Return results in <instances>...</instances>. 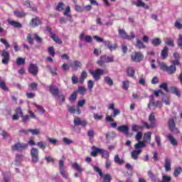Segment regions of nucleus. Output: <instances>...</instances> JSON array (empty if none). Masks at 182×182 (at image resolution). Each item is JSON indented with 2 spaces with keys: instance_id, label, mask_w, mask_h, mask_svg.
Instances as JSON below:
<instances>
[{
  "instance_id": "1",
  "label": "nucleus",
  "mask_w": 182,
  "mask_h": 182,
  "mask_svg": "<svg viewBox=\"0 0 182 182\" xmlns=\"http://www.w3.org/2000/svg\"><path fill=\"white\" fill-rule=\"evenodd\" d=\"M32 163L36 164L39 161V149L38 148L32 147L30 151Z\"/></svg>"
},
{
  "instance_id": "2",
  "label": "nucleus",
  "mask_w": 182,
  "mask_h": 182,
  "mask_svg": "<svg viewBox=\"0 0 182 182\" xmlns=\"http://www.w3.org/2000/svg\"><path fill=\"white\" fill-rule=\"evenodd\" d=\"M112 62H114V58L113 56H107L105 55L100 58L97 63L100 66H102V65H105V63H112Z\"/></svg>"
},
{
  "instance_id": "3",
  "label": "nucleus",
  "mask_w": 182,
  "mask_h": 182,
  "mask_svg": "<svg viewBox=\"0 0 182 182\" xmlns=\"http://www.w3.org/2000/svg\"><path fill=\"white\" fill-rule=\"evenodd\" d=\"M118 33L121 39H127V41H132V39H134L136 36H134V33H133V31H132L130 36H129L127 35V33H126V31L123 29L118 30Z\"/></svg>"
},
{
  "instance_id": "4",
  "label": "nucleus",
  "mask_w": 182,
  "mask_h": 182,
  "mask_svg": "<svg viewBox=\"0 0 182 182\" xmlns=\"http://www.w3.org/2000/svg\"><path fill=\"white\" fill-rule=\"evenodd\" d=\"M11 150L13 151H23L28 150V144L23 143H16L14 145L11 146Z\"/></svg>"
},
{
  "instance_id": "5",
  "label": "nucleus",
  "mask_w": 182,
  "mask_h": 182,
  "mask_svg": "<svg viewBox=\"0 0 182 182\" xmlns=\"http://www.w3.org/2000/svg\"><path fill=\"white\" fill-rule=\"evenodd\" d=\"M90 75H92L93 79H95V80L97 82L98 80H100V77L102 76V75L105 73V70L103 69H97L95 70H90Z\"/></svg>"
},
{
  "instance_id": "6",
  "label": "nucleus",
  "mask_w": 182,
  "mask_h": 182,
  "mask_svg": "<svg viewBox=\"0 0 182 182\" xmlns=\"http://www.w3.org/2000/svg\"><path fill=\"white\" fill-rule=\"evenodd\" d=\"M168 127L172 133H178V129L176 127V122L174 119L170 118L168 121Z\"/></svg>"
},
{
  "instance_id": "7",
  "label": "nucleus",
  "mask_w": 182,
  "mask_h": 182,
  "mask_svg": "<svg viewBox=\"0 0 182 182\" xmlns=\"http://www.w3.org/2000/svg\"><path fill=\"white\" fill-rule=\"evenodd\" d=\"M118 114H120V109H115L113 110V113L111 115H107L105 117V122H114V117L116 116H118Z\"/></svg>"
},
{
  "instance_id": "8",
  "label": "nucleus",
  "mask_w": 182,
  "mask_h": 182,
  "mask_svg": "<svg viewBox=\"0 0 182 182\" xmlns=\"http://www.w3.org/2000/svg\"><path fill=\"white\" fill-rule=\"evenodd\" d=\"M144 56L140 52H136L131 55V59L133 62H141Z\"/></svg>"
},
{
  "instance_id": "9",
  "label": "nucleus",
  "mask_w": 182,
  "mask_h": 182,
  "mask_svg": "<svg viewBox=\"0 0 182 182\" xmlns=\"http://www.w3.org/2000/svg\"><path fill=\"white\" fill-rule=\"evenodd\" d=\"M1 56H2V63L3 65H8L9 63V59H10V55L9 53L6 51V50H3Z\"/></svg>"
},
{
  "instance_id": "10",
  "label": "nucleus",
  "mask_w": 182,
  "mask_h": 182,
  "mask_svg": "<svg viewBox=\"0 0 182 182\" xmlns=\"http://www.w3.org/2000/svg\"><path fill=\"white\" fill-rule=\"evenodd\" d=\"M28 72L33 76H36L38 75V73L39 72V68H38V65L36 64H30L28 67Z\"/></svg>"
},
{
  "instance_id": "11",
  "label": "nucleus",
  "mask_w": 182,
  "mask_h": 182,
  "mask_svg": "<svg viewBox=\"0 0 182 182\" xmlns=\"http://www.w3.org/2000/svg\"><path fill=\"white\" fill-rule=\"evenodd\" d=\"M73 123L75 127L82 126V127H86L87 126V122L86 120H82L77 117L74 119Z\"/></svg>"
},
{
  "instance_id": "12",
  "label": "nucleus",
  "mask_w": 182,
  "mask_h": 182,
  "mask_svg": "<svg viewBox=\"0 0 182 182\" xmlns=\"http://www.w3.org/2000/svg\"><path fill=\"white\" fill-rule=\"evenodd\" d=\"M91 150L90 156H92V157H97L98 154H102V151H103V149L97 148V146H92Z\"/></svg>"
},
{
  "instance_id": "13",
  "label": "nucleus",
  "mask_w": 182,
  "mask_h": 182,
  "mask_svg": "<svg viewBox=\"0 0 182 182\" xmlns=\"http://www.w3.org/2000/svg\"><path fill=\"white\" fill-rule=\"evenodd\" d=\"M59 170L63 178H68V174L65 173V162L63 160H60L59 161Z\"/></svg>"
},
{
  "instance_id": "14",
  "label": "nucleus",
  "mask_w": 182,
  "mask_h": 182,
  "mask_svg": "<svg viewBox=\"0 0 182 182\" xmlns=\"http://www.w3.org/2000/svg\"><path fill=\"white\" fill-rule=\"evenodd\" d=\"M103 43L105 48H107V49H109L110 52H112V50H116V49H117V44H112V43H110V41H105Z\"/></svg>"
},
{
  "instance_id": "15",
  "label": "nucleus",
  "mask_w": 182,
  "mask_h": 182,
  "mask_svg": "<svg viewBox=\"0 0 182 182\" xmlns=\"http://www.w3.org/2000/svg\"><path fill=\"white\" fill-rule=\"evenodd\" d=\"M147 144V141L145 139L144 141H139L137 144H136L134 147L135 150H143Z\"/></svg>"
},
{
  "instance_id": "16",
  "label": "nucleus",
  "mask_w": 182,
  "mask_h": 182,
  "mask_svg": "<svg viewBox=\"0 0 182 182\" xmlns=\"http://www.w3.org/2000/svg\"><path fill=\"white\" fill-rule=\"evenodd\" d=\"M42 24V21H41V18L38 17H36L31 19L30 23V26L32 28H36V26H39V25Z\"/></svg>"
},
{
  "instance_id": "17",
  "label": "nucleus",
  "mask_w": 182,
  "mask_h": 182,
  "mask_svg": "<svg viewBox=\"0 0 182 182\" xmlns=\"http://www.w3.org/2000/svg\"><path fill=\"white\" fill-rule=\"evenodd\" d=\"M49 90L54 97H57L58 95H59V88H58L56 85L52 84L50 86Z\"/></svg>"
},
{
  "instance_id": "18",
  "label": "nucleus",
  "mask_w": 182,
  "mask_h": 182,
  "mask_svg": "<svg viewBox=\"0 0 182 182\" xmlns=\"http://www.w3.org/2000/svg\"><path fill=\"white\" fill-rule=\"evenodd\" d=\"M143 151V150H133L131 152V157L132 159V160H139V156L140 154H141V152Z\"/></svg>"
},
{
  "instance_id": "19",
  "label": "nucleus",
  "mask_w": 182,
  "mask_h": 182,
  "mask_svg": "<svg viewBox=\"0 0 182 182\" xmlns=\"http://www.w3.org/2000/svg\"><path fill=\"white\" fill-rule=\"evenodd\" d=\"M118 132H121L124 133L125 136H129V126L127 125H122L119 126L117 128Z\"/></svg>"
},
{
  "instance_id": "20",
  "label": "nucleus",
  "mask_w": 182,
  "mask_h": 182,
  "mask_svg": "<svg viewBox=\"0 0 182 182\" xmlns=\"http://www.w3.org/2000/svg\"><path fill=\"white\" fill-rule=\"evenodd\" d=\"M153 106L154 107H159L161 108L163 107V102L160 101H149V103L148 104V108L150 109V107Z\"/></svg>"
},
{
  "instance_id": "21",
  "label": "nucleus",
  "mask_w": 182,
  "mask_h": 182,
  "mask_svg": "<svg viewBox=\"0 0 182 182\" xmlns=\"http://www.w3.org/2000/svg\"><path fill=\"white\" fill-rule=\"evenodd\" d=\"M80 41H83V39H85V42H87V43H90V42H92L93 38H92V36H85V33H82L80 35Z\"/></svg>"
},
{
  "instance_id": "22",
  "label": "nucleus",
  "mask_w": 182,
  "mask_h": 182,
  "mask_svg": "<svg viewBox=\"0 0 182 182\" xmlns=\"http://www.w3.org/2000/svg\"><path fill=\"white\" fill-rule=\"evenodd\" d=\"M176 70H177V68L173 65H171L170 66L166 67L165 72H167L168 75H174V73H176Z\"/></svg>"
},
{
  "instance_id": "23",
  "label": "nucleus",
  "mask_w": 182,
  "mask_h": 182,
  "mask_svg": "<svg viewBox=\"0 0 182 182\" xmlns=\"http://www.w3.org/2000/svg\"><path fill=\"white\" fill-rule=\"evenodd\" d=\"M82 62L79 60H75L71 64V68H73V70H77L79 68H82Z\"/></svg>"
},
{
  "instance_id": "24",
  "label": "nucleus",
  "mask_w": 182,
  "mask_h": 182,
  "mask_svg": "<svg viewBox=\"0 0 182 182\" xmlns=\"http://www.w3.org/2000/svg\"><path fill=\"white\" fill-rule=\"evenodd\" d=\"M14 14L16 18H25L26 16V13L23 11L15 10Z\"/></svg>"
},
{
  "instance_id": "25",
  "label": "nucleus",
  "mask_w": 182,
  "mask_h": 182,
  "mask_svg": "<svg viewBox=\"0 0 182 182\" xmlns=\"http://www.w3.org/2000/svg\"><path fill=\"white\" fill-rule=\"evenodd\" d=\"M48 32H50V38L54 41V42L57 43L58 45H60V43H62V40L58 38L56 34L52 33L50 31V29H48Z\"/></svg>"
},
{
  "instance_id": "26",
  "label": "nucleus",
  "mask_w": 182,
  "mask_h": 182,
  "mask_svg": "<svg viewBox=\"0 0 182 182\" xmlns=\"http://www.w3.org/2000/svg\"><path fill=\"white\" fill-rule=\"evenodd\" d=\"M127 73L128 76H129V77L136 79V77L134 76L136 71H134V68H133V67H129L127 70Z\"/></svg>"
},
{
  "instance_id": "27",
  "label": "nucleus",
  "mask_w": 182,
  "mask_h": 182,
  "mask_svg": "<svg viewBox=\"0 0 182 182\" xmlns=\"http://www.w3.org/2000/svg\"><path fill=\"white\" fill-rule=\"evenodd\" d=\"M149 122H150L151 127H156V117L154 113L150 114L149 117Z\"/></svg>"
},
{
  "instance_id": "28",
  "label": "nucleus",
  "mask_w": 182,
  "mask_h": 182,
  "mask_svg": "<svg viewBox=\"0 0 182 182\" xmlns=\"http://www.w3.org/2000/svg\"><path fill=\"white\" fill-rule=\"evenodd\" d=\"M171 170V161L168 158L165 159V171Z\"/></svg>"
},
{
  "instance_id": "29",
  "label": "nucleus",
  "mask_w": 182,
  "mask_h": 182,
  "mask_svg": "<svg viewBox=\"0 0 182 182\" xmlns=\"http://www.w3.org/2000/svg\"><path fill=\"white\" fill-rule=\"evenodd\" d=\"M167 139L169 140L172 146H177L178 144L177 139H174V136H173V135H171V134L167 135Z\"/></svg>"
},
{
  "instance_id": "30",
  "label": "nucleus",
  "mask_w": 182,
  "mask_h": 182,
  "mask_svg": "<svg viewBox=\"0 0 182 182\" xmlns=\"http://www.w3.org/2000/svg\"><path fill=\"white\" fill-rule=\"evenodd\" d=\"M73 168L74 170H76V171H78V173H82L83 172V168L77 164V162H75L74 164H72Z\"/></svg>"
},
{
  "instance_id": "31",
  "label": "nucleus",
  "mask_w": 182,
  "mask_h": 182,
  "mask_svg": "<svg viewBox=\"0 0 182 182\" xmlns=\"http://www.w3.org/2000/svg\"><path fill=\"white\" fill-rule=\"evenodd\" d=\"M23 159V155L21 154H17L16 155V160H15L16 166H19L22 162Z\"/></svg>"
},
{
  "instance_id": "32",
  "label": "nucleus",
  "mask_w": 182,
  "mask_h": 182,
  "mask_svg": "<svg viewBox=\"0 0 182 182\" xmlns=\"http://www.w3.org/2000/svg\"><path fill=\"white\" fill-rule=\"evenodd\" d=\"M136 47L138 48V49H145L146 45H144L141 40L136 38Z\"/></svg>"
},
{
  "instance_id": "33",
  "label": "nucleus",
  "mask_w": 182,
  "mask_h": 182,
  "mask_svg": "<svg viewBox=\"0 0 182 182\" xmlns=\"http://www.w3.org/2000/svg\"><path fill=\"white\" fill-rule=\"evenodd\" d=\"M24 6H27V8H30L33 12H36L38 11V8L35 6V5L31 4L29 1H27L24 3Z\"/></svg>"
},
{
  "instance_id": "34",
  "label": "nucleus",
  "mask_w": 182,
  "mask_h": 182,
  "mask_svg": "<svg viewBox=\"0 0 182 182\" xmlns=\"http://www.w3.org/2000/svg\"><path fill=\"white\" fill-rule=\"evenodd\" d=\"M75 92L76 93H79L81 96H85V95H86L87 90L85 87H78Z\"/></svg>"
},
{
  "instance_id": "35",
  "label": "nucleus",
  "mask_w": 182,
  "mask_h": 182,
  "mask_svg": "<svg viewBox=\"0 0 182 182\" xmlns=\"http://www.w3.org/2000/svg\"><path fill=\"white\" fill-rule=\"evenodd\" d=\"M161 56L163 58V59H166V58L168 56V48L167 46H165L161 50Z\"/></svg>"
},
{
  "instance_id": "36",
  "label": "nucleus",
  "mask_w": 182,
  "mask_h": 182,
  "mask_svg": "<svg viewBox=\"0 0 182 182\" xmlns=\"http://www.w3.org/2000/svg\"><path fill=\"white\" fill-rule=\"evenodd\" d=\"M87 77V73L86 71H82L80 77L79 83L83 85L85 83V79Z\"/></svg>"
},
{
  "instance_id": "37",
  "label": "nucleus",
  "mask_w": 182,
  "mask_h": 182,
  "mask_svg": "<svg viewBox=\"0 0 182 182\" xmlns=\"http://www.w3.org/2000/svg\"><path fill=\"white\" fill-rule=\"evenodd\" d=\"M151 45H153V46H160V45H161V39L159 38H153L151 41Z\"/></svg>"
},
{
  "instance_id": "38",
  "label": "nucleus",
  "mask_w": 182,
  "mask_h": 182,
  "mask_svg": "<svg viewBox=\"0 0 182 182\" xmlns=\"http://www.w3.org/2000/svg\"><path fill=\"white\" fill-rule=\"evenodd\" d=\"M9 24L14 26V28H22V24L16 21H9Z\"/></svg>"
},
{
  "instance_id": "39",
  "label": "nucleus",
  "mask_w": 182,
  "mask_h": 182,
  "mask_svg": "<svg viewBox=\"0 0 182 182\" xmlns=\"http://www.w3.org/2000/svg\"><path fill=\"white\" fill-rule=\"evenodd\" d=\"M114 163H116L117 164H119V165H122L123 164H124V160H123V159H120L119 157V155L117 154L114 156Z\"/></svg>"
},
{
  "instance_id": "40",
  "label": "nucleus",
  "mask_w": 182,
  "mask_h": 182,
  "mask_svg": "<svg viewBox=\"0 0 182 182\" xmlns=\"http://www.w3.org/2000/svg\"><path fill=\"white\" fill-rule=\"evenodd\" d=\"M165 45H167L168 46H171V48L174 47V41L173 39L170 38H166L164 40Z\"/></svg>"
},
{
  "instance_id": "41",
  "label": "nucleus",
  "mask_w": 182,
  "mask_h": 182,
  "mask_svg": "<svg viewBox=\"0 0 182 182\" xmlns=\"http://www.w3.org/2000/svg\"><path fill=\"white\" fill-rule=\"evenodd\" d=\"M102 158L105 159V160H109V158L110 157V154L108 151H106L102 149V151L101 152Z\"/></svg>"
},
{
  "instance_id": "42",
  "label": "nucleus",
  "mask_w": 182,
  "mask_h": 182,
  "mask_svg": "<svg viewBox=\"0 0 182 182\" xmlns=\"http://www.w3.org/2000/svg\"><path fill=\"white\" fill-rule=\"evenodd\" d=\"M102 178V182H110L112 181V176H110V174L107 173L101 176Z\"/></svg>"
},
{
  "instance_id": "43",
  "label": "nucleus",
  "mask_w": 182,
  "mask_h": 182,
  "mask_svg": "<svg viewBox=\"0 0 182 182\" xmlns=\"http://www.w3.org/2000/svg\"><path fill=\"white\" fill-rule=\"evenodd\" d=\"M65 8H66V5H65L63 2H59L57 4L56 10L58 11L59 12H60V11H63V9H65Z\"/></svg>"
},
{
  "instance_id": "44",
  "label": "nucleus",
  "mask_w": 182,
  "mask_h": 182,
  "mask_svg": "<svg viewBox=\"0 0 182 182\" xmlns=\"http://www.w3.org/2000/svg\"><path fill=\"white\" fill-rule=\"evenodd\" d=\"M93 170L95 171L96 173H98L100 177H103V172L97 166L92 165Z\"/></svg>"
},
{
  "instance_id": "45",
  "label": "nucleus",
  "mask_w": 182,
  "mask_h": 182,
  "mask_svg": "<svg viewBox=\"0 0 182 182\" xmlns=\"http://www.w3.org/2000/svg\"><path fill=\"white\" fill-rule=\"evenodd\" d=\"M176 43L178 45V47H179V49L182 50V35L181 34H178Z\"/></svg>"
},
{
  "instance_id": "46",
  "label": "nucleus",
  "mask_w": 182,
  "mask_h": 182,
  "mask_svg": "<svg viewBox=\"0 0 182 182\" xmlns=\"http://www.w3.org/2000/svg\"><path fill=\"white\" fill-rule=\"evenodd\" d=\"M104 80H105V83H107V85H108L109 86H113V80H112V78H110V77H109V76L105 77Z\"/></svg>"
},
{
  "instance_id": "47",
  "label": "nucleus",
  "mask_w": 182,
  "mask_h": 182,
  "mask_svg": "<svg viewBox=\"0 0 182 182\" xmlns=\"http://www.w3.org/2000/svg\"><path fill=\"white\" fill-rule=\"evenodd\" d=\"M181 173H182V168L179 166L174 170L173 176L174 177H178V176H180Z\"/></svg>"
},
{
  "instance_id": "48",
  "label": "nucleus",
  "mask_w": 182,
  "mask_h": 182,
  "mask_svg": "<svg viewBox=\"0 0 182 182\" xmlns=\"http://www.w3.org/2000/svg\"><path fill=\"white\" fill-rule=\"evenodd\" d=\"M171 93H173L176 95V96L180 97V92L178 91V89L176 87H171L169 91Z\"/></svg>"
},
{
  "instance_id": "49",
  "label": "nucleus",
  "mask_w": 182,
  "mask_h": 182,
  "mask_svg": "<svg viewBox=\"0 0 182 182\" xmlns=\"http://www.w3.org/2000/svg\"><path fill=\"white\" fill-rule=\"evenodd\" d=\"M77 97V92L76 91H74L73 93L71 94L70 96L69 100L70 102H75Z\"/></svg>"
},
{
  "instance_id": "50",
  "label": "nucleus",
  "mask_w": 182,
  "mask_h": 182,
  "mask_svg": "<svg viewBox=\"0 0 182 182\" xmlns=\"http://www.w3.org/2000/svg\"><path fill=\"white\" fill-rule=\"evenodd\" d=\"M160 89H163L166 93H168L170 90H168V87L167 85V83L164 82L159 85Z\"/></svg>"
},
{
  "instance_id": "51",
  "label": "nucleus",
  "mask_w": 182,
  "mask_h": 182,
  "mask_svg": "<svg viewBox=\"0 0 182 182\" xmlns=\"http://www.w3.org/2000/svg\"><path fill=\"white\" fill-rule=\"evenodd\" d=\"M36 146L41 149V150H45L46 149V144L43 143V141H40L36 144Z\"/></svg>"
},
{
  "instance_id": "52",
  "label": "nucleus",
  "mask_w": 182,
  "mask_h": 182,
  "mask_svg": "<svg viewBox=\"0 0 182 182\" xmlns=\"http://www.w3.org/2000/svg\"><path fill=\"white\" fill-rule=\"evenodd\" d=\"M34 106L36 107V109L41 113V114H43L45 113V109L43 107L36 103H34Z\"/></svg>"
},
{
  "instance_id": "53",
  "label": "nucleus",
  "mask_w": 182,
  "mask_h": 182,
  "mask_svg": "<svg viewBox=\"0 0 182 182\" xmlns=\"http://www.w3.org/2000/svg\"><path fill=\"white\" fill-rule=\"evenodd\" d=\"M181 21V19H177L174 23V26L175 28H176V29H182V24L180 23Z\"/></svg>"
},
{
  "instance_id": "54",
  "label": "nucleus",
  "mask_w": 182,
  "mask_h": 182,
  "mask_svg": "<svg viewBox=\"0 0 182 182\" xmlns=\"http://www.w3.org/2000/svg\"><path fill=\"white\" fill-rule=\"evenodd\" d=\"M129 81L128 80H126L122 82V87L124 89V90H129Z\"/></svg>"
},
{
  "instance_id": "55",
  "label": "nucleus",
  "mask_w": 182,
  "mask_h": 182,
  "mask_svg": "<svg viewBox=\"0 0 182 182\" xmlns=\"http://www.w3.org/2000/svg\"><path fill=\"white\" fill-rule=\"evenodd\" d=\"M0 88L6 92L9 90L8 87H6L4 81H0Z\"/></svg>"
},
{
  "instance_id": "56",
  "label": "nucleus",
  "mask_w": 182,
  "mask_h": 182,
  "mask_svg": "<svg viewBox=\"0 0 182 182\" xmlns=\"http://www.w3.org/2000/svg\"><path fill=\"white\" fill-rule=\"evenodd\" d=\"M0 42H1V43H3V45H4L6 49H8V48H10V46H11L9 45V43H8V41H6V39H5V38H1V39H0Z\"/></svg>"
},
{
  "instance_id": "57",
  "label": "nucleus",
  "mask_w": 182,
  "mask_h": 182,
  "mask_svg": "<svg viewBox=\"0 0 182 182\" xmlns=\"http://www.w3.org/2000/svg\"><path fill=\"white\" fill-rule=\"evenodd\" d=\"M29 90H36L38 89V84L36 82H31L29 85Z\"/></svg>"
},
{
  "instance_id": "58",
  "label": "nucleus",
  "mask_w": 182,
  "mask_h": 182,
  "mask_svg": "<svg viewBox=\"0 0 182 182\" xmlns=\"http://www.w3.org/2000/svg\"><path fill=\"white\" fill-rule=\"evenodd\" d=\"M27 42L29 43V45H31V46L33 45L34 40L32 38V36L31 35V33H28L27 35Z\"/></svg>"
},
{
  "instance_id": "59",
  "label": "nucleus",
  "mask_w": 182,
  "mask_h": 182,
  "mask_svg": "<svg viewBox=\"0 0 182 182\" xmlns=\"http://www.w3.org/2000/svg\"><path fill=\"white\" fill-rule=\"evenodd\" d=\"M21 117L23 119V123H28V122H29V120L31 119V117L28 114L26 115H21Z\"/></svg>"
},
{
  "instance_id": "60",
  "label": "nucleus",
  "mask_w": 182,
  "mask_h": 182,
  "mask_svg": "<svg viewBox=\"0 0 182 182\" xmlns=\"http://www.w3.org/2000/svg\"><path fill=\"white\" fill-rule=\"evenodd\" d=\"M29 132L30 133H31V134H33V136H37V134H39V133H41V130L38 129H29Z\"/></svg>"
},
{
  "instance_id": "61",
  "label": "nucleus",
  "mask_w": 182,
  "mask_h": 182,
  "mask_svg": "<svg viewBox=\"0 0 182 182\" xmlns=\"http://www.w3.org/2000/svg\"><path fill=\"white\" fill-rule=\"evenodd\" d=\"M162 179L164 182H171V177L167 175H162Z\"/></svg>"
},
{
  "instance_id": "62",
  "label": "nucleus",
  "mask_w": 182,
  "mask_h": 182,
  "mask_svg": "<svg viewBox=\"0 0 182 182\" xmlns=\"http://www.w3.org/2000/svg\"><path fill=\"white\" fill-rule=\"evenodd\" d=\"M155 141L159 147H161V139L160 138V136L155 135Z\"/></svg>"
},
{
  "instance_id": "63",
  "label": "nucleus",
  "mask_w": 182,
  "mask_h": 182,
  "mask_svg": "<svg viewBox=\"0 0 182 182\" xmlns=\"http://www.w3.org/2000/svg\"><path fill=\"white\" fill-rule=\"evenodd\" d=\"M16 63L18 65H25V58H18L16 60Z\"/></svg>"
},
{
  "instance_id": "64",
  "label": "nucleus",
  "mask_w": 182,
  "mask_h": 182,
  "mask_svg": "<svg viewBox=\"0 0 182 182\" xmlns=\"http://www.w3.org/2000/svg\"><path fill=\"white\" fill-rule=\"evenodd\" d=\"M63 141L65 143V144H73V141L71 139H69L66 137L63 138Z\"/></svg>"
}]
</instances>
